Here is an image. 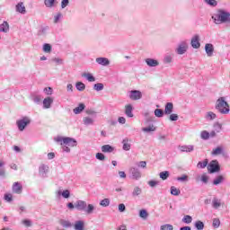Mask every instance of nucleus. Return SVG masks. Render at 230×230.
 <instances>
[{
  "label": "nucleus",
  "instance_id": "f257e3e1",
  "mask_svg": "<svg viewBox=\"0 0 230 230\" xmlns=\"http://www.w3.org/2000/svg\"><path fill=\"white\" fill-rule=\"evenodd\" d=\"M211 19L216 24H226V28H230V13L224 9H218L217 13L212 14Z\"/></svg>",
  "mask_w": 230,
  "mask_h": 230
},
{
  "label": "nucleus",
  "instance_id": "f03ea898",
  "mask_svg": "<svg viewBox=\"0 0 230 230\" xmlns=\"http://www.w3.org/2000/svg\"><path fill=\"white\" fill-rule=\"evenodd\" d=\"M216 111L220 114H229V103L226 101V97H219L216 102Z\"/></svg>",
  "mask_w": 230,
  "mask_h": 230
},
{
  "label": "nucleus",
  "instance_id": "7ed1b4c3",
  "mask_svg": "<svg viewBox=\"0 0 230 230\" xmlns=\"http://www.w3.org/2000/svg\"><path fill=\"white\" fill-rule=\"evenodd\" d=\"M56 143H60V145H66V146H77L78 142L76 139L69 137H58L55 138Z\"/></svg>",
  "mask_w": 230,
  "mask_h": 230
},
{
  "label": "nucleus",
  "instance_id": "20e7f679",
  "mask_svg": "<svg viewBox=\"0 0 230 230\" xmlns=\"http://www.w3.org/2000/svg\"><path fill=\"white\" fill-rule=\"evenodd\" d=\"M208 173H218L220 172V164L218 160H212L207 166Z\"/></svg>",
  "mask_w": 230,
  "mask_h": 230
},
{
  "label": "nucleus",
  "instance_id": "39448f33",
  "mask_svg": "<svg viewBox=\"0 0 230 230\" xmlns=\"http://www.w3.org/2000/svg\"><path fill=\"white\" fill-rule=\"evenodd\" d=\"M30 123H31V120L29 117H23L22 119L16 121V125L20 132H22Z\"/></svg>",
  "mask_w": 230,
  "mask_h": 230
},
{
  "label": "nucleus",
  "instance_id": "423d86ee",
  "mask_svg": "<svg viewBox=\"0 0 230 230\" xmlns=\"http://www.w3.org/2000/svg\"><path fill=\"white\" fill-rule=\"evenodd\" d=\"M188 51V42L181 41L178 44V47L175 49L177 55H184Z\"/></svg>",
  "mask_w": 230,
  "mask_h": 230
},
{
  "label": "nucleus",
  "instance_id": "0eeeda50",
  "mask_svg": "<svg viewBox=\"0 0 230 230\" xmlns=\"http://www.w3.org/2000/svg\"><path fill=\"white\" fill-rule=\"evenodd\" d=\"M129 173L131 175V179L134 181H139V179H141V171H139V168L131 167L129 169Z\"/></svg>",
  "mask_w": 230,
  "mask_h": 230
},
{
  "label": "nucleus",
  "instance_id": "6e6552de",
  "mask_svg": "<svg viewBox=\"0 0 230 230\" xmlns=\"http://www.w3.org/2000/svg\"><path fill=\"white\" fill-rule=\"evenodd\" d=\"M129 98L133 101L141 100V98H143V93L139 90H132L129 92Z\"/></svg>",
  "mask_w": 230,
  "mask_h": 230
},
{
  "label": "nucleus",
  "instance_id": "1a4fd4ad",
  "mask_svg": "<svg viewBox=\"0 0 230 230\" xmlns=\"http://www.w3.org/2000/svg\"><path fill=\"white\" fill-rule=\"evenodd\" d=\"M211 155H223V157H226V149L224 148V146H218L212 150Z\"/></svg>",
  "mask_w": 230,
  "mask_h": 230
},
{
  "label": "nucleus",
  "instance_id": "9d476101",
  "mask_svg": "<svg viewBox=\"0 0 230 230\" xmlns=\"http://www.w3.org/2000/svg\"><path fill=\"white\" fill-rule=\"evenodd\" d=\"M224 182H226V177L222 174L216 176L212 181L213 186H218L224 184Z\"/></svg>",
  "mask_w": 230,
  "mask_h": 230
},
{
  "label": "nucleus",
  "instance_id": "9b49d317",
  "mask_svg": "<svg viewBox=\"0 0 230 230\" xmlns=\"http://www.w3.org/2000/svg\"><path fill=\"white\" fill-rule=\"evenodd\" d=\"M75 208L77 209V211H85L87 208V202L79 199L75 202Z\"/></svg>",
  "mask_w": 230,
  "mask_h": 230
},
{
  "label": "nucleus",
  "instance_id": "f8f14e48",
  "mask_svg": "<svg viewBox=\"0 0 230 230\" xmlns=\"http://www.w3.org/2000/svg\"><path fill=\"white\" fill-rule=\"evenodd\" d=\"M48 172H49V166H48L44 164L40 165L39 173H40V177L46 178L48 176Z\"/></svg>",
  "mask_w": 230,
  "mask_h": 230
},
{
  "label": "nucleus",
  "instance_id": "ddd939ff",
  "mask_svg": "<svg viewBox=\"0 0 230 230\" xmlns=\"http://www.w3.org/2000/svg\"><path fill=\"white\" fill-rule=\"evenodd\" d=\"M200 38L199 37V35H195L191 40H190V45L191 48H193V49H199V48H200Z\"/></svg>",
  "mask_w": 230,
  "mask_h": 230
},
{
  "label": "nucleus",
  "instance_id": "4468645a",
  "mask_svg": "<svg viewBox=\"0 0 230 230\" xmlns=\"http://www.w3.org/2000/svg\"><path fill=\"white\" fill-rule=\"evenodd\" d=\"M13 193H16V195H21L22 193V185L19 181H15L13 184Z\"/></svg>",
  "mask_w": 230,
  "mask_h": 230
},
{
  "label": "nucleus",
  "instance_id": "2eb2a0df",
  "mask_svg": "<svg viewBox=\"0 0 230 230\" xmlns=\"http://www.w3.org/2000/svg\"><path fill=\"white\" fill-rule=\"evenodd\" d=\"M130 143H132V139H130L128 137H125L122 140V150L128 152V150H130V148L132 146Z\"/></svg>",
  "mask_w": 230,
  "mask_h": 230
},
{
  "label": "nucleus",
  "instance_id": "dca6fc26",
  "mask_svg": "<svg viewBox=\"0 0 230 230\" xmlns=\"http://www.w3.org/2000/svg\"><path fill=\"white\" fill-rule=\"evenodd\" d=\"M205 52L208 57H213V53H215V47L211 43H207L205 45Z\"/></svg>",
  "mask_w": 230,
  "mask_h": 230
},
{
  "label": "nucleus",
  "instance_id": "f3484780",
  "mask_svg": "<svg viewBox=\"0 0 230 230\" xmlns=\"http://www.w3.org/2000/svg\"><path fill=\"white\" fill-rule=\"evenodd\" d=\"M49 31V26H41L37 32L38 37H46Z\"/></svg>",
  "mask_w": 230,
  "mask_h": 230
},
{
  "label": "nucleus",
  "instance_id": "a211bd4d",
  "mask_svg": "<svg viewBox=\"0 0 230 230\" xmlns=\"http://www.w3.org/2000/svg\"><path fill=\"white\" fill-rule=\"evenodd\" d=\"M146 64L148 67H157V66H159V61L155 58H146Z\"/></svg>",
  "mask_w": 230,
  "mask_h": 230
},
{
  "label": "nucleus",
  "instance_id": "6ab92c4d",
  "mask_svg": "<svg viewBox=\"0 0 230 230\" xmlns=\"http://www.w3.org/2000/svg\"><path fill=\"white\" fill-rule=\"evenodd\" d=\"M95 62L99 64V66H107L109 64H111V61L107 58H97L95 59Z\"/></svg>",
  "mask_w": 230,
  "mask_h": 230
},
{
  "label": "nucleus",
  "instance_id": "aec40b11",
  "mask_svg": "<svg viewBox=\"0 0 230 230\" xmlns=\"http://www.w3.org/2000/svg\"><path fill=\"white\" fill-rule=\"evenodd\" d=\"M51 105H53V98L49 96L43 100V109H51Z\"/></svg>",
  "mask_w": 230,
  "mask_h": 230
},
{
  "label": "nucleus",
  "instance_id": "412c9836",
  "mask_svg": "<svg viewBox=\"0 0 230 230\" xmlns=\"http://www.w3.org/2000/svg\"><path fill=\"white\" fill-rule=\"evenodd\" d=\"M164 112L166 116H170V114H172V112H173V102H167L165 104V109H164Z\"/></svg>",
  "mask_w": 230,
  "mask_h": 230
},
{
  "label": "nucleus",
  "instance_id": "4be33fe9",
  "mask_svg": "<svg viewBox=\"0 0 230 230\" xmlns=\"http://www.w3.org/2000/svg\"><path fill=\"white\" fill-rule=\"evenodd\" d=\"M220 206H222V199L214 197L212 199V208L213 209H219Z\"/></svg>",
  "mask_w": 230,
  "mask_h": 230
},
{
  "label": "nucleus",
  "instance_id": "5701e85b",
  "mask_svg": "<svg viewBox=\"0 0 230 230\" xmlns=\"http://www.w3.org/2000/svg\"><path fill=\"white\" fill-rule=\"evenodd\" d=\"M0 31H2V33H8V31H10V24L8 22L4 21V22L0 24Z\"/></svg>",
  "mask_w": 230,
  "mask_h": 230
},
{
  "label": "nucleus",
  "instance_id": "b1692460",
  "mask_svg": "<svg viewBox=\"0 0 230 230\" xmlns=\"http://www.w3.org/2000/svg\"><path fill=\"white\" fill-rule=\"evenodd\" d=\"M101 149L103 154H112L114 152V147L111 145H104Z\"/></svg>",
  "mask_w": 230,
  "mask_h": 230
},
{
  "label": "nucleus",
  "instance_id": "393cba45",
  "mask_svg": "<svg viewBox=\"0 0 230 230\" xmlns=\"http://www.w3.org/2000/svg\"><path fill=\"white\" fill-rule=\"evenodd\" d=\"M132 111H134L132 104H128L125 110V114L128 116V118H134V113H132Z\"/></svg>",
  "mask_w": 230,
  "mask_h": 230
},
{
  "label": "nucleus",
  "instance_id": "a878e982",
  "mask_svg": "<svg viewBox=\"0 0 230 230\" xmlns=\"http://www.w3.org/2000/svg\"><path fill=\"white\" fill-rule=\"evenodd\" d=\"M59 224L65 229H69V228L73 227V224H71V222L69 220L60 219Z\"/></svg>",
  "mask_w": 230,
  "mask_h": 230
},
{
  "label": "nucleus",
  "instance_id": "bb28decb",
  "mask_svg": "<svg viewBox=\"0 0 230 230\" xmlns=\"http://www.w3.org/2000/svg\"><path fill=\"white\" fill-rule=\"evenodd\" d=\"M82 77L86 78L88 82H96V77L91 73H83Z\"/></svg>",
  "mask_w": 230,
  "mask_h": 230
},
{
  "label": "nucleus",
  "instance_id": "cd10ccee",
  "mask_svg": "<svg viewBox=\"0 0 230 230\" xmlns=\"http://www.w3.org/2000/svg\"><path fill=\"white\" fill-rule=\"evenodd\" d=\"M85 110V104L79 103V105L73 110V112L75 114H81Z\"/></svg>",
  "mask_w": 230,
  "mask_h": 230
},
{
  "label": "nucleus",
  "instance_id": "c85d7f7f",
  "mask_svg": "<svg viewBox=\"0 0 230 230\" xmlns=\"http://www.w3.org/2000/svg\"><path fill=\"white\" fill-rule=\"evenodd\" d=\"M16 12L19 13H26V7L22 2H20L16 5Z\"/></svg>",
  "mask_w": 230,
  "mask_h": 230
},
{
  "label": "nucleus",
  "instance_id": "c756f323",
  "mask_svg": "<svg viewBox=\"0 0 230 230\" xmlns=\"http://www.w3.org/2000/svg\"><path fill=\"white\" fill-rule=\"evenodd\" d=\"M44 4L47 8H53L57 4V0H44Z\"/></svg>",
  "mask_w": 230,
  "mask_h": 230
},
{
  "label": "nucleus",
  "instance_id": "7c9ffc66",
  "mask_svg": "<svg viewBox=\"0 0 230 230\" xmlns=\"http://www.w3.org/2000/svg\"><path fill=\"white\" fill-rule=\"evenodd\" d=\"M83 123H84V125L88 127V125H93L94 119L93 118H91V117H84L83 119Z\"/></svg>",
  "mask_w": 230,
  "mask_h": 230
},
{
  "label": "nucleus",
  "instance_id": "2f4dec72",
  "mask_svg": "<svg viewBox=\"0 0 230 230\" xmlns=\"http://www.w3.org/2000/svg\"><path fill=\"white\" fill-rule=\"evenodd\" d=\"M181 152H193L194 146H180Z\"/></svg>",
  "mask_w": 230,
  "mask_h": 230
},
{
  "label": "nucleus",
  "instance_id": "473e14b6",
  "mask_svg": "<svg viewBox=\"0 0 230 230\" xmlns=\"http://www.w3.org/2000/svg\"><path fill=\"white\" fill-rule=\"evenodd\" d=\"M58 195L60 197V195H62V197L64 199H69V197H71V192L69 191V190H63V191H58Z\"/></svg>",
  "mask_w": 230,
  "mask_h": 230
},
{
  "label": "nucleus",
  "instance_id": "72a5a7b5",
  "mask_svg": "<svg viewBox=\"0 0 230 230\" xmlns=\"http://www.w3.org/2000/svg\"><path fill=\"white\" fill-rule=\"evenodd\" d=\"M141 193H143V190H141V188L137 186L133 189L132 197H139Z\"/></svg>",
  "mask_w": 230,
  "mask_h": 230
},
{
  "label": "nucleus",
  "instance_id": "f704fd0d",
  "mask_svg": "<svg viewBox=\"0 0 230 230\" xmlns=\"http://www.w3.org/2000/svg\"><path fill=\"white\" fill-rule=\"evenodd\" d=\"M105 85H103L102 83H97L93 84V91H96L97 93H100V91H103Z\"/></svg>",
  "mask_w": 230,
  "mask_h": 230
},
{
  "label": "nucleus",
  "instance_id": "c9c22d12",
  "mask_svg": "<svg viewBox=\"0 0 230 230\" xmlns=\"http://www.w3.org/2000/svg\"><path fill=\"white\" fill-rule=\"evenodd\" d=\"M159 177H160V179H162V181H166L168 179V177H170V172H168V171L161 172L159 173Z\"/></svg>",
  "mask_w": 230,
  "mask_h": 230
},
{
  "label": "nucleus",
  "instance_id": "e433bc0d",
  "mask_svg": "<svg viewBox=\"0 0 230 230\" xmlns=\"http://www.w3.org/2000/svg\"><path fill=\"white\" fill-rule=\"evenodd\" d=\"M208 163H209V160L205 159L203 162H199L197 166L198 168L204 170V168L208 167Z\"/></svg>",
  "mask_w": 230,
  "mask_h": 230
},
{
  "label": "nucleus",
  "instance_id": "4c0bfd02",
  "mask_svg": "<svg viewBox=\"0 0 230 230\" xmlns=\"http://www.w3.org/2000/svg\"><path fill=\"white\" fill-rule=\"evenodd\" d=\"M171 195H173L174 197H179V195H181V190L177 189L175 186H172Z\"/></svg>",
  "mask_w": 230,
  "mask_h": 230
},
{
  "label": "nucleus",
  "instance_id": "58836bf2",
  "mask_svg": "<svg viewBox=\"0 0 230 230\" xmlns=\"http://www.w3.org/2000/svg\"><path fill=\"white\" fill-rule=\"evenodd\" d=\"M93 211H94V205L93 204L86 205V208L84 212L87 213V215H93Z\"/></svg>",
  "mask_w": 230,
  "mask_h": 230
},
{
  "label": "nucleus",
  "instance_id": "ea45409f",
  "mask_svg": "<svg viewBox=\"0 0 230 230\" xmlns=\"http://www.w3.org/2000/svg\"><path fill=\"white\" fill-rule=\"evenodd\" d=\"M164 64H172L173 62V58L172 55H165L163 59Z\"/></svg>",
  "mask_w": 230,
  "mask_h": 230
},
{
  "label": "nucleus",
  "instance_id": "a19ab883",
  "mask_svg": "<svg viewBox=\"0 0 230 230\" xmlns=\"http://www.w3.org/2000/svg\"><path fill=\"white\" fill-rule=\"evenodd\" d=\"M142 132H146L147 134L150 132H155V128L151 124L148 127L143 128Z\"/></svg>",
  "mask_w": 230,
  "mask_h": 230
},
{
  "label": "nucleus",
  "instance_id": "79ce46f5",
  "mask_svg": "<svg viewBox=\"0 0 230 230\" xmlns=\"http://www.w3.org/2000/svg\"><path fill=\"white\" fill-rule=\"evenodd\" d=\"M181 222H183V224H191V222H193V217L190 215H186L181 219Z\"/></svg>",
  "mask_w": 230,
  "mask_h": 230
},
{
  "label": "nucleus",
  "instance_id": "37998d69",
  "mask_svg": "<svg viewBox=\"0 0 230 230\" xmlns=\"http://www.w3.org/2000/svg\"><path fill=\"white\" fill-rule=\"evenodd\" d=\"M52 49L53 48L51 47V44H49V43L43 44L42 49H43L44 53H51Z\"/></svg>",
  "mask_w": 230,
  "mask_h": 230
},
{
  "label": "nucleus",
  "instance_id": "c03bdc74",
  "mask_svg": "<svg viewBox=\"0 0 230 230\" xmlns=\"http://www.w3.org/2000/svg\"><path fill=\"white\" fill-rule=\"evenodd\" d=\"M110 205L111 199L107 198L100 201V206H102V208H109Z\"/></svg>",
  "mask_w": 230,
  "mask_h": 230
},
{
  "label": "nucleus",
  "instance_id": "a18cd8bd",
  "mask_svg": "<svg viewBox=\"0 0 230 230\" xmlns=\"http://www.w3.org/2000/svg\"><path fill=\"white\" fill-rule=\"evenodd\" d=\"M84 221H76L75 224V230H84Z\"/></svg>",
  "mask_w": 230,
  "mask_h": 230
},
{
  "label": "nucleus",
  "instance_id": "49530a36",
  "mask_svg": "<svg viewBox=\"0 0 230 230\" xmlns=\"http://www.w3.org/2000/svg\"><path fill=\"white\" fill-rule=\"evenodd\" d=\"M194 226L197 230H203L204 229V222L198 220L195 222Z\"/></svg>",
  "mask_w": 230,
  "mask_h": 230
},
{
  "label": "nucleus",
  "instance_id": "de8ad7c7",
  "mask_svg": "<svg viewBox=\"0 0 230 230\" xmlns=\"http://www.w3.org/2000/svg\"><path fill=\"white\" fill-rule=\"evenodd\" d=\"M75 88L77 89V91H85V84H84L83 82H77L75 84Z\"/></svg>",
  "mask_w": 230,
  "mask_h": 230
},
{
  "label": "nucleus",
  "instance_id": "09e8293b",
  "mask_svg": "<svg viewBox=\"0 0 230 230\" xmlns=\"http://www.w3.org/2000/svg\"><path fill=\"white\" fill-rule=\"evenodd\" d=\"M155 116L156 118H163V116H164V111H163V109H155Z\"/></svg>",
  "mask_w": 230,
  "mask_h": 230
},
{
  "label": "nucleus",
  "instance_id": "8fccbe9b",
  "mask_svg": "<svg viewBox=\"0 0 230 230\" xmlns=\"http://www.w3.org/2000/svg\"><path fill=\"white\" fill-rule=\"evenodd\" d=\"M139 217L140 218H143V220H146V218H148V212L146 209H141L139 211Z\"/></svg>",
  "mask_w": 230,
  "mask_h": 230
},
{
  "label": "nucleus",
  "instance_id": "3c124183",
  "mask_svg": "<svg viewBox=\"0 0 230 230\" xmlns=\"http://www.w3.org/2000/svg\"><path fill=\"white\" fill-rule=\"evenodd\" d=\"M4 162L3 160H0V177H4L6 174V171H4Z\"/></svg>",
  "mask_w": 230,
  "mask_h": 230
},
{
  "label": "nucleus",
  "instance_id": "603ef678",
  "mask_svg": "<svg viewBox=\"0 0 230 230\" xmlns=\"http://www.w3.org/2000/svg\"><path fill=\"white\" fill-rule=\"evenodd\" d=\"M205 118H206V119L213 120L217 118V114H215L213 111H208V112H207Z\"/></svg>",
  "mask_w": 230,
  "mask_h": 230
},
{
  "label": "nucleus",
  "instance_id": "864d4df0",
  "mask_svg": "<svg viewBox=\"0 0 230 230\" xmlns=\"http://www.w3.org/2000/svg\"><path fill=\"white\" fill-rule=\"evenodd\" d=\"M188 175L186 174H182L181 176L176 178V181H178V182H188Z\"/></svg>",
  "mask_w": 230,
  "mask_h": 230
},
{
  "label": "nucleus",
  "instance_id": "5fc2aeb1",
  "mask_svg": "<svg viewBox=\"0 0 230 230\" xmlns=\"http://www.w3.org/2000/svg\"><path fill=\"white\" fill-rule=\"evenodd\" d=\"M32 102H34V103H36L37 105H40L42 102V97H40V95H35L32 97Z\"/></svg>",
  "mask_w": 230,
  "mask_h": 230
},
{
  "label": "nucleus",
  "instance_id": "6e6d98bb",
  "mask_svg": "<svg viewBox=\"0 0 230 230\" xmlns=\"http://www.w3.org/2000/svg\"><path fill=\"white\" fill-rule=\"evenodd\" d=\"M160 230H173V226L170 224L162 225Z\"/></svg>",
  "mask_w": 230,
  "mask_h": 230
},
{
  "label": "nucleus",
  "instance_id": "4d7b16f0",
  "mask_svg": "<svg viewBox=\"0 0 230 230\" xmlns=\"http://www.w3.org/2000/svg\"><path fill=\"white\" fill-rule=\"evenodd\" d=\"M212 226H213L214 229H218V227H220V219L219 218H214Z\"/></svg>",
  "mask_w": 230,
  "mask_h": 230
},
{
  "label": "nucleus",
  "instance_id": "13d9d810",
  "mask_svg": "<svg viewBox=\"0 0 230 230\" xmlns=\"http://www.w3.org/2000/svg\"><path fill=\"white\" fill-rule=\"evenodd\" d=\"M4 199L6 202H12V200H13V196L11 193H7L4 195Z\"/></svg>",
  "mask_w": 230,
  "mask_h": 230
},
{
  "label": "nucleus",
  "instance_id": "bf43d9fd",
  "mask_svg": "<svg viewBox=\"0 0 230 230\" xmlns=\"http://www.w3.org/2000/svg\"><path fill=\"white\" fill-rule=\"evenodd\" d=\"M43 93H45V94H47V96H51V94H53V88L51 87H46L43 90Z\"/></svg>",
  "mask_w": 230,
  "mask_h": 230
},
{
  "label": "nucleus",
  "instance_id": "052dcab7",
  "mask_svg": "<svg viewBox=\"0 0 230 230\" xmlns=\"http://www.w3.org/2000/svg\"><path fill=\"white\" fill-rule=\"evenodd\" d=\"M169 115L170 121H177L179 119V115H177L176 113H171Z\"/></svg>",
  "mask_w": 230,
  "mask_h": 230
},
{
  "label": "nucleus",
  "instance_id": "680f3d73",
  "mask_svg": "<svg viewBox=\"0 0 230 230\" xmlns=\"http://www.w3.org/2000/svg\"><path fill=\"white\" fill-rule=\"evenodd\" d=\"M214 128L216 130V132H221L222 131V124H220L219 122H216L214 124Z\"/></svg>",
  "mask_w": 230,
  "mask_h": 230
},
{
  "label": "nucleus",
  "instance_id": "e2e57ef3",
  "mask_svg": "<svg viewBox=\"0 0 230 230\" xmlns=\"http://www.w3.org/2000/svg\"><path fill=\"white\" fill-rule=\"evenodd\" d=\"M95 158L98 159V161H105V155L102 153H97L95 155Z\"/></svg>",
  "mask_w": 230,
  "mask_h": 230
},
{
  "label": "nucleus",
  "instance_id": "0e129e2a",
  "mask_svg": "<svg viewBox=\"0 0 230 230\" xmlns=\"http://www.w3.org/2000/svg\"><path fill=\"white\" fill-rule=\"evenodd\" d=\"M205 3L208 4L209 6H217L218 4V2L217 0H205Z\"/></svg>",
  "mask_w": 230,
  "mask_h": 230
},
{
  "label": "nucleus",
  "instance_id": "69168bd1",
  "mask_svg": "<svg viewBox=\"0 0 230 230\" xmlns=\"http://www.w3.org/2000/svg\"><path fill=\"white\" fill-rule=\"evenodd\" d=\"M62 19V13H58L57 15L54 16V23L58 24V21Z\"/></svg>",
  "mask_w": 230,
  "mask_h": 230
},
{
  "label": "nucleus",
  "instance_id": "338daca9",
  "mask_svg": "<svg viewBox=\"0 0 230 230\" xmlns=\"http://www.w3.org/2000/svg\"><path fill=\"white\" fill-rule=\"evenodd\" d=\"M200 136H201V139H205V140L209 139V132L206 130L202 131Z\"/></svg>",
  "mask_w": 230,
  "mask_h": 230
},
{
  "label": "nucleus",
  "instance_id": "774afa93",
  "mask_svg": "<svg viewBox=\"0 0 230 230\" xmlns=\"http://www.w3.org/2000/svg\"><path fill=\"white\" fill-rule=\"evenodd\" d=\"M69 6V0H62L61 1V8L64 10V8H67Z\"/></svg>",
  "mask_w": 230,
  "mask_h": 230
}]
</instances>
